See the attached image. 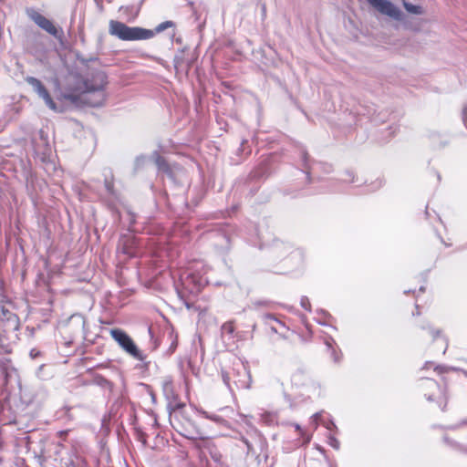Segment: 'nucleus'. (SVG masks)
I'll return each instance as SVG.
<instances>
[{
  "mask_svg": "<svg viewBox=\"0 0 467 467\" xmlns=\"http://www.w3.org/2000/svg\"><path fill=\"white\" fill-rule=\"evenodd\" d=\"M107 83V77L103 72H96L91 79H84L77 73H70L67 77V89L68 93L65 98L72 102L78 99L91 107H99L105 100L103 88Z\"/></svg>",
  "mask_w": 467,
  "mask_h": 467,
  "instance_id": "obj_1",
  "label": "nucleus"
},
{
  "mask_svg": "<svg viewBox=\"0 0 467 467\" xmlns=\"http://www.w3.org/2000/svg\"><path fill=\"white\" fill-rule=\"evenodd\" d=\"M109 33L124 41L150 39L154 36L151 30L138 26H128L124 23L116 20L109 21Z\"/></svg>",
  "mask_w": 467,
  "mask_h": 467,
  "instance_id": "obj_2",
  "label": "nucleus"
},
{
  "mask_svg": "<svg viewBox=\"0 0 467 467\" xmlns=\"http://www.w3.org/2000/svg\"><path fill=\"white\" fill-rule=\"evenodd\" d=\"M112 338L119 345V347L130 356L137 360L142 361L145 356L138 348L132 338L123 330L119 328L111 329L109 332Z\"/></svg>",
  "mask_w": 467,
  "mask_h": 467,
  "instance_id": "obj_3",
  "label": "nucleus"
},
{
  "mask_svg": "<svg viewBox=\"0 0 467 467\" xmlns=\"http://www.w3.org/2000/svg\"><path fill=\"white\" fill-rule=\"evenodd\" d=\"M369 5L396 21H403L404 15L401 10L389 0H366Z\"/></svg>",
  "mask_w": 467,
  "mask_h": 467,
  "instance_id": "obj_4",
  "label": "nucleus"
},
{
  "mask_svg": "<svg viewBox=\"0 0 467 467\" xmlns=\"http://www.w3.org/2000/svg\"><path fill=\"white\" fill-rule=\"evenodd\" d=\"M31 19L43 30L53 36L58 40H62L64 32L62 28H57L51 20L45 17L38 12H33L30 15Z\"/></svg>",
  "mask_w": 467,
  "mask_h": 467,
  "instance_id": "obj_5",
  "label": "nucleus"
},
{
  "mask_svg": "<svg viewBox=\"0 0 467 467\" xmlns=\"http://www.w3.org/2000/svg\"><path fill=\"white\" fill-rule=\"evenodd\" d=\"M26 82L34 88V90L42 98L48 108L53 110L57 109V105L50 97L48 91L41 83V81L34 77H27Z\"/></svg>",
  "mask_w": 467,
  "mask_h": 467,
  "instance_id": "obj_6",
  "label": "nucleus"
},
{
  "mask_svg": "<svg viewBox=\"0 0 467 467\" xmlns=\"http://www.w3.org/2000/svg\"><path fill=\"white\" fill-rule=\"evenodd\" d=\"M238 379L234 381V385L238 389H250L252 384V378L250 371L244 366H242L241 370L237 372Z\"/></svg>",
  "mask_w": 467,
  "mask_h": 467,
  "instance_id": "obj_7",
  "label": "nucleus"
},
{
  "mask_svg": "<svg viewBox=\"0 0 467 467\" xmlns=\"http://www.w3.org/2000/svg\"><path fill=\"white\" fill-rule=\"evenodd\" d=\"M135 244L136 240L134 237H123L119 242V247H121L120 249L123 254L131 257L137 254L135 251Z\"/></svg>",
  "mask_w": 467,
  "mask_h": 467,
  "instance_id": "obj_8",
  "label": "nucleus"
},
{
  "mask_svg": "<svg viewBox=\"0 0 467 467\" xmlns=\"http://www.w3.org/2000/svg\"><path fill=\"white\" fill-rule=\"evenodd\" d=\"M162 390L168 400H172L176 399L173 383L171 379L167 378L163 380Z\"/></svg>",
  "mask_w": 467,
  "mask_h": 467,
  "instance_id": "obj_9",
  "label": "nucleus"
},
{
  "mask_svg": "<svg viewBox=\"0 0 467 467\" xmlns=\"http://www.w3.org/2000/svg\"><path fill=\"white\" fill-rule=\"evenodd\" d=\"M402 4L404 8L408 13L413 14V15H422L424 14V9L421 5H413L411 3H409L406 0H402Z\"/></svg>",
  "mask_w": 467,
  "mask_h": 467,
  "instance_id": "obj_10",
  "label": "nucleus"
},
{
  "mask_svg": "<svg viewBox=\"0 0 467 467\" xmlns=\"http://www.w3.org/2000/svg\"><path fill=\"white\" fill-rule=\"evenodd\" d=\"M173 26V23L171 21H166V22H163V23H161L157 27H156V31L157 32H162L164 31L165 29H167L168 27H171Z\"/></svg>",
  "mask_w": 467,
  "mask_h": 467,
  "instance_id": "obj_11",
  "label": "nucleus"
},
{
  "mask_svg": "<svg viewBox=\"0 0 467 467\" xmlns=\"http://www.w3.org/2000/svg\"><path fill=\"white\" fill-rule=\"evenodd\" d=\"M155 162H156V164L158 165V167L160 169H166L167 168V164H166L165 160L162 157H161L160 155H156Z\"/></svg>",
  "mask_w": 467,
  "mask_h": 467,
  "instance_id": "obj_12",
  "label": "nucleus"
},
{
  "mask_svg": "<svg viewBox=\"0 0 467 467\" xmlns=\"http://www.w3.org/2000/svg\"><path fill=\"white\" fill-rule=\"evenodd\" d=\"M223 329L228 333L234 332V326L232 323H226L223 326Z\"/></svg>",
  "mask_w": 467,
  "mask_h": 467,
  "instance_id": "obj_13",
  "label": "nucleus"
},
{
  "mask_svg": "<svg viewBox=\"0 0 467 467\" xmlns=\"http://www.w3.org/2000/svg\"><path fill=\"white\" fill-rule=\"evenodd\" d=\"M301 306L305 308V309H309V302H308V299L306 298V297H303L301 299Z\"/></svg>",
  "mask_w": 467,
  "mask_h": 467,
  "instance_id": "obj_14",
  "label": "nucleus"
},
{
  "mask_svg": "<svg viewBox=\"0 0 467 467\" xmlns=\"http://www.w3.org/2000/svg\"><path fill=\"white\" fill-rule=\"evenodd\" d=\"M223 382L229 387L231 388V385H230V378L229 376L226 374V373H223Z\"/></svg>",
  "mask_w": 467,
  "mask_h": 467,
  "instance_id": "obj_15",
  "label": "nucleus"
},
{
  "mask_svg": "<svg viewBox=\"0 0 467 467\" xmlns=\"http://www.w3.org/2000/svg\"><path fill=\"white\" fill-rule=\"evenodd\" d=\"M105 186L108 190H110V189H113V183L111 181H109L108 179H106L105 181Z\"/></svg>",
  "mask_w": 467,
  "mask_h": 467,
  "instance_id": "obj_16",
  "label": "nucleus"
},
{
  "mask_svg": "<svg viewBox=\"0 0 467 467\" xmlns=\"http://www.w3.org/2000/svg\"><path fill=\"white\" fill-rule=\"evenodd\" d=\"M428 383H429L431 388H438L437 383L435 381H433V380H428Z\"/></svg>",
  "mask_w": 467,
  "mask_h": 467,
  "instance_id": "obj_17",
  "label": "nucleus"
},
{
  "mask_svg": "<svg viewBox=\"0 0 467 467\" xmlns=\"http://www.w3.org/2000/svg\"><path fill=\"white\" fill-rule=\"evenodd\" d=\"M243 441L246 444L248 451H250L251 450L250 442L244 438H243Z\"/></svg>",
  "mask_w": 467,
  "mask_h": 467,
  "instance_id": "obj_18",
  "label": "nucleus"
},
{
  "mask_svg": "<svg viewBox=\"0 0 467 467\" xmlns=\"http://www.w3.org/2000/svg\"><path fill=\"white\" fill-rule=\"evenodd\" d=\"M266 318H267V319H269V320H274V321H275L276 323H279V324H280V322H279V321H277V320H276L273 316H271V315H267V316H266Z\"/></svg>",
  "mask_w": 467,
  "mask_h": 467,
  "instance_id": "obj_19",
  "label": "nucleus"
},
{
  "mask_svg": "<svg viewBox=\"0 0 467 467\" xmlns=\"http://www.w3.org/2000/svg\"><path fill=\"white\" fill-rule=\"evenodd\" d=\"M30 355H31V356L36 355V352L31 351V352H30Z\"/></svg>",
  "mask_w": 467,
  "mask_h": 467,
  "instance_id": "obj_20",
  "label": "nucleus"
},
{
  "mask_svg": "<svg viewBox=\"0 0 467 467\" xmlns=\"http://www.w3.org/2000/svg\"><path fill=\"white\" fill-rule=\"evenodd\" d=\"M30 355H31V356L36 355V352L31 351V352H30Z\"/></svg>",
  "mask_w": 467,
  "mask_h": 467,
  "instance_id": "obj_21",
  "label": "nucleus"
}]
</instances>
